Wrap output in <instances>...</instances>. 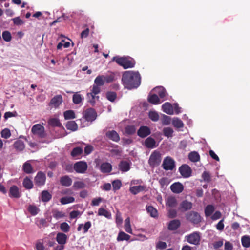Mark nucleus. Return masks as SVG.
<instances>
[{"instance_id":"nucleus-41","label":"nucleus","mask_w":250,"mask_h":250,"mask_svg":"<svg viewBox=\"0 0 250 250\" xmlns=\"http://www.w3.org/2000/svg\"><path fill=\"white\" fill-rule=\"evenodd\" d=\"M63 115L65 120L73 119L76 118L75 112L72 110L65 111L63 113Z\"/></svg>"},{"instance_id":"nucleus-49","label":"nucleus","mask_w":250,"mask_h":250,"mask_svg":"<svg viewBox=\"0 0 250 250\" xmlns=\"http://www.w3.org/2000/svg\"><path fill=\"white\" fill-rule=\"evenodd\" d=\"M149 118L153 122H157L159 120V115L158 113L155 111H151L148 114Z\"/></svg>"},{"instance_id":"nucleus-22","label":"nucleus","mask_w":250,"mask_h":250,"mask_svg":"<svg viewBox=\"0 0 250 250\" xmlns=\"http://www.w3.org/2000/svg\"><path fill=\"white\" fill-rule=\"evenodd\" d=\"M181 225L180 221L178 219H174L170 221L168 225V229L171 231L176 230Z\"/></svg>"},{"instance_id":"nucleus-27","label":"nucleus","mask_w":250,"mask_h":250,"mask_svg":"<svg viewBox=\"0 0 250 250\" xmlns=\"http://www.w3.org/2000/svg\"><path fill=\"white\" fill-rule=\"evenodd\" d=\"M146 210L150 216L153 218H157L158 213L157 210L152 206H146Z\"/></svg>"},{"instance_id":"nucleus-64","label":"nucleus","mask_w":250,"mask_h":250,"mask_svg":"<svg viewBox=\"0 0 250 250\" xmlns=\"http://www.w3.org/2000/svg\"><path fill=\"white\" fill-rule=\"evenodd\" d=\"M91 227V223L90 221L86 222L84 224H83V233H86L88 231V229Z\"/></svg>"},{"instance_id":"nucleus-26","label":"nucleus","mask_w":250,"mask_h":250,"mask_svg":"<svg viewBox=\"0 0 250 250\" xmlns=\"http://www.w3.org/2000/svg\"><path fill=\"white\" fill-rule=\"evenodd\" d=\"M100 170L104 173H109L112 170V165L108 162L103 163L100 166Z\"/></svg>"},{"instance_id":"nucleus-14","label":"nucleus","mask_w":250,"mask_h":250,"mask_svg":"<svg viewBox=\"0 0 250 250\" xmlns=\"http://www.w3.org/2000/svg\"><path fill=\"white\" fill-rule=\"evenodd\" d=\"M171 191L176 194L181 193L184 190L183 184L179 182L172 184L170 187Z\"/></svg>"},{"instance_id":"nucleus-18","label":"nucleus","mask_w":250,"mask_h":250,"mask_svg":"<svg viewBox=\"0 0 250 250\" xmlns=\"http://www.w3.org/2000/svg\"><path fill=\"white\" fill-rule=\"evenodd\" d=\"M106 136L110 140L115 142H118L120 139L118 133L114 130L107 131Z\"/></svg>"},{"instance_id":"nucleus-59","label":"nucleus","mask_w":250,"mask_h":250,"mask_svg":"<svg viewBox=\"0 0 250 250\" xmlns=\"http://www.w3.org/2000/svg\"><path fill=\"white\" fill-rule=\"evenodd\" d=\"M156 89L157 90V93L161 98H164L166 96V91L164 88L159 87L157 88Z\"/></svg>"},{"instance_id":"nucleus-50","label":"nucleus","mask_w":250,"mask_h":250,"mask_svg":"<svg viewBox=\"0 0 250 250\" xmlns=\"http://www.w3.org/2000/svg\"><path fill=\"white\" fill-rule=\"evenodd\" d=\"M2 37L4 41L6 42H9L11 41L12 36L10 32L5 30L2 32Z\"/></svg>"},{"instance_id":"nucleus-17","label":"nucleus","mask_w":250,"mask_h":250,"mask_svg":"<svg viewBox=\"0 0 250 250\" xmlns=\"http://www.w3.org/2000/svg\"><path fill=\"white\" fill-rule=\"evenodd\" d=\"M147 190L146 186L145 185L135 186L130 187L129 188L130 192L133 195H136L141 191Z\"/></svg>"},{"instance_id":"nucleus-42","label":"nucleus","mask_w":250,"mask_h":250,"mask_svg":"<svg viewBox=\"0 0 250 250\" xmlns=\"http://www.w3.org/2000/svg\"><path fill=\"white\" fill-rule=\"evenodd\" d=\"M242 245L244 247L249 248L250 247V237L249 236L245 235L241 238Z\"/></svg>"},{"instance_id":"nucleus-57","label":"nucleus","mask_w":250,"mask_h":250,"mask_svg":"<svg viewBox=\"0 0 250 250\" xmlns=\"http://www.w3.org/2000/svg\"><path fill=\"white\" fill-rule=\"evenodd\" d=\"M85 184L82 181H76L74 183L73 187L75 189L83 188L85 187Z\"/></svg>"},{"instance_id":"nucleus-37","label":"nucleus","mask_w":250,"mask_h":250,"mask_svg":"<svg viewBox=\"0 0 250 250\" xmlns=\"http://www.w3.org/2000/svg\"><path fill=\"white\" fill-rule=\"evenodd\" d=\"M48 124L52 127H61L62 124L58 118H51L48 121Z\"/></svg>"},{"instance_id":"nucleus-31","label":"nucleus","mask_w":250,"mask_h":250,"mask_svg":"<svg viewBox=\"0 0 250 250\" xmlns=\"http://www.w3.org/2000/svg\"><path fill=\"white\" fill-rule=\"evenodd\" d=\"M188 159L193 162H197L200 161V156L196 151H192L189 153Z\"/></svg>"},{"instance_id":"nucleus-1","label":"nucleus","mask_w":250,"mask_h":250,"mask_svg":"<svg viewBox=\"0 0 250 250\" xmlns=\"http://www.w3.org/2000/svg\"><path fill=\"white\" fill-rule=\"evenodd\" d=\"M141 78L138 71H126L122 74V83L125 88H137L141 84Z\"/></svg>"},{"instance_id":"nucleus-54","label":"nucleus","mask_w":250,"mask_h":250,"mask_svg":"<svg viewBox=\"0 0 250 250\" xmlns=\"http://www.w3.org/2000/svg\"><path fill=\"white\" fill-rule=\"evenodd\" d=\"M136 131V128L134 125H127L125 128V132L128 135L133 134Z\"/></svg>"},{"instance_id":"nucleus-46","label":"nucleus","mask_w":250,"mask_h":250,"mask_svg":"<svg viewBox=\"0 0 250 250\" xmlns=\"http://www.w3.org/2000/svg\"><path fill=\"white\" fill-rule=\"evenodd\" d=\"M75 199L73 197H64L61 199L60 202L62 205H65L74 202Z\"/></svg>"},{"instance_id":"nucleus-32","label":"nucleus","mask_w":250,"mask_h":250,"mask_svg":"<svg viewBox=\"0 0 250 250\" xmlns=\"http://www.w3.org/2000/svg\"><path fill=\"white\" fill-rule=\"evenodd\" d=\"M52 198V195L47 190H43L41 193V199L43 202H47Z\"/></svg>"},{"instance_id":"nucleus-11","label":"nucleus","mask_w":250,"mask_h":250,"mask_svg":"<svg viewBox=\"0 0 250 250\" xmlns=\"http://www.w3.org/2000/svg\"><path fill=\"white\" fill-rule=\"evenodd\" d=\"M31 131L34 134L37 135L41 138L44 137V127L40 124L34 125Z\"/></svg>"},{"instance_id":"nucleus-47","label":"nucleus","mask_w":250,"mask_h":250,"mask_svg":"<svg viewBox=\"0 0 250 250\" xmlns=\"http://www.w3.org/2000/svg\"><path fill=\"white\" fill-rule=\"evenodd\" d=\"M28 210L31 215L35 216L38 213L39 209L35 205H30Z\"/></svg>"},{"instance_id":"nucleus-9","label":"nucleus","mask_w":250,"mask_h":250,"mask_svg":"<svg viewBox=\"0 0 250 250\" xmlns=\"http://www.w3.org/2000/svg\"><path fill=\"white\" fill-rule=\"evenodd\" d=\"M87 164L85 162L79 161L74 165L73 168L77 173H84L87 169Z\"/></svg>"},{"instance_id":"nucleus-44","label":"nucleus","mask_w":250,"mask_h":250,"mask_svg":"<svg viewBox=\"0 0 250 250\" xmlns=\"http://www.w3.org/2000/svg\"><path fill=\"white\" fill-rule=\"evenodd\" d=\"M98 215L104 216L107 218L111 217V213L104 208H101L98 209Z\"/></svg>"},{"instance_id":"nucleus-43","label":"nucleus","mask_w":250,"mask_h":250,"mask_svg":"<svg viewBox=\"0 0 250 250\" xmlns=\"http://www.w3.org/2000/svg\"><path fill=\"white\" fill-rule=\"evenodd\" d=\"M116 74L114 73H111L109 74L104 75L105 82L106 83H110L116 79L115 78Z\"/></svg>"},{"instance_id":"nucleus-24","label":"nucleus","mask_w":250,"mask_h":250,"mask_svg":"<svg viewBox=\"0 0 250 250\" xmlns=\"http://www.w3.org/2000/svg\"><path fill=\"white\" fill-rule=\"evenodd\" d=\"M56 239L59 244L64 245L67 242V236L63 233L59 232L57 234Z\"/></svg>"},{"instance_id":"nucleus-63","label":"nucleus","mask_w":250,"mask_h":250,"mask_svg":"<svg viewBox=\"0 0 250 250\" xmlns=\"http://www.w3.org/2000/svg\"><path fill=\"white\" fill-rule=\"evenodd\" d=\"M202 177L206 182H208L210 181V176L208 172L204 171L202 174Z\"/></svg>"},{"instance_id":"nucleus-38","label":"nucleus","mask_w":250,"mask_h":250,"mask_svg":"<svg viewBox=\"0 0 250 250\" xmlns=\"http://www.w3.org/2000/svg\"><path fill=\"white\" fill-rule=\"evenodd\" d=\"M130 238V236L123 231L119 232L117 240L118 241H122L124 240L128 241Z\"/></svg>"},{"instance_id":"nucleus-2","label":"nucleus","mask_w":250,"mask_h":250,"mask_svg":"<svg viewBox=\"0 0 250 250\" xmlns=\"http://www.w3.org/2000/svg\"><path fill=\"white\" fill-rule=\"evenodd\" d=\"M112 60L125 69L133 68L136 64L135 60L129 56L121 57L117 56L114 57Z\"/></svg>"},{"instance_id":"nucleus-40","label":"nucleus","mask_w":250,"mask_h":250,"mask_svg":"<svg viewBox=\"0 0 250 250\" xmlns=\"http://www.w3.org/2000/svg\"><path fill=\"white\" fill-rule=\"evenodd\" d=\"M117 97V93L114 91H107L106 93V98L107 99L111 102H114Z\"/></svg>"},{"instance_id":"nucleus-23","label":"nucleus","mask_w":250,"mask_h":250,"mask_svg":"<svg viewBox=\"0 0 250 250\" xmlns=\"http://www.w3.org/2000/svg\"><path fill=\"white\" fill-rule=\"evenodd\" d=\"M163 111L169 115H172L174 113L173 107L172 104L169 102L164 103L162 106Z\"/></svg>"},{"instance_id":"nucleus-30","label":"nucleus","mask_w":250,"mask_h":250,"mask_svg":"<svg viewBox=\"0 0 250 250\" xmlns=\"http://www.w3.org/2000/svg\"><path fill=\"white\" fill-rule=\"evenodd\" d=\"M14 148L19 151H21L25 148V145L24 142L21 140H18L16 141L13 145Z\"/></svg>"},{"instance_id":"nucleus-33","label":"nucleus","mask_w":250,"mask_h":250,"mask_svg":"<svg viewBox=\"0 0 250 250\" xmlns=\"http://www.w3.org/2000/svg\"><path fill=\"white\" fill-rule=\"evenodd\" d=\"M23 186L26 189H30L33 187L32 181L28 177H26L23 181Z\"/></svg>"},{"instance_id":"nucleus-25","label":"nucleus","mask_w":250,"mask_h":250,"mask_svg":"<svg viewBox=\"0 0 250 250\" xmlns=\"http://www.w3.org/2000/svg\"><path fill=\"white\" fill-rule=\"evenodd\" d=\"M60 184L65 187L70 186L72 183V180L68 175H65L61 177L60 179Z\"/></svg>"},{"instance_id":"nucleus-62","label":"nucleus","mask_w":250,"mask_h":250,"mask_svg":"<svg viewBox=\"0 0 250 250\" xmlns=\"http://www.w3.org/2000/svg\"><path fill=\"white\" fill-rule=\"evenodd\" d=\"M37 225L40 228L47 226V221L45 219L41 218L38 221Z\"/></svg>"},{"instance_id":"nucleus-3","label":"nucleus","mask_w":250,"mask_h":250,"mask_svg":"<svg viewBox=\"0 0 250 250\" xmlns=\"http://www.w3.org/2000/svg\"><path fill=\"white\" fill-rule=\"evenodd\" d=\"M90 91V92L87 93V97L89 103L94 105L96 103V100H99V96L96 95L101 92V88L94 83Z\"/></svg>"},{"instance_id":"nucleus-45","label":"nucleus","mask_w":250,"mask_h":250,"mask_svg":"<svg viewBox=\"0 0 250 250\" xmlns=\"http://www.w3.org/2000/svg\"><path fill=\"white\" fill-rule=\"evenodd\" d=\"M172 124L175 127L179 128L184 126L183 122L178 118H174L173 119Z\"/></svg>"},{"instance_id":"nucleus-6","label":"nucleus","mask_w":250,"mask_h":250,"mask_svg":"<svg viewBox=\"0 0 250 250\" xmlns=\"http://www.w3.org/2000/svg\"><path fill=\"white\" fill-rule=\"evenodd\" d=\"M187 242L191 244L198 245L200 243L201 237L199 232H194L186 237Z\"/></svg>"},{"instance_id":"nucleus-28","label":"nucleus","mask_w":250,"mask_h":250,"mask_svg":"<svg viewBox=\"0 0 250 250\" xmlns=\"http://www.w3.org/2000/svg\"><path fill=\"white\" fill-rule=\"evenodd\" d=\"M119 167L122 172H126L130 168L129 163L126 161H121L119 165Z\"/></svg>"},{"instance_id":"nucleus-56","label":"nucleus","mask_w":250,"mask_h":250,"mask_svg":"<svg viewBox=\"0 0 250 250\" xmlns=\"http://www.w3.org/2000/svg\"><path fill=\"white\" fill-rule=\"evenodd\" d=\"M1 135L2 138L8 139L11 136V134L9 129L5 128L1 131Z\"/></svg>"},{"instance_id":"nucleus-15","label":"nucleus","mask_w":250,"mask_h":250,"mask_svg":"<svg viewBox=\"0 0 250 250\" xmlns=\"http://www.w3.org/2000/svg\"><path fill=\"white\" fill-rule=\"evenodd\" d=\"M143 145L148 149H153L157 146L156 141L151 137H148L145 140Z\"/></svg>"},{"instance_id":"nucleus-16","label":"nucleus","mask_w":250,"mask_h":250,"mask_svg":"<svg viewBox=\"0 0 250 250\" xmlns=\"http://www.w3.org/2000/svg\"><path fill=\"white\" fill-rule=\"evenodd\" d=\"M9 196L11 198H19L21 194L19 189L17 186L13 185L9 189Z\"/></svg>"},{"instance_id":"nucleus-58","label":"nucleus","mask_w":250,"mask_h":250,"mask_svg":"<svg viewBox=\"0 0 250 250\" xmlns=\"http://www.w3.org/2000/svg\"><path fill=\"white\" fill-rule=\"evenodd\" d=\"M169 182L170 181L169 179L167 177H163L159 181V183L162 188H164L165 186L168 185L169 184Z\"/></svg>"},{"instance_id":"nucleus-12","label":"nucleus","mask_w":250,"mask_h":250,"mask_svg":"<svg viewBox=\"0 0 250 250\" xmlns=\"http://www.w3.org/2000/svg\"><path fill=\"white\" fill-rule=\"evenodd\" d=\"M34 180L36 185L38 186L44 185L46 181L45 174L43 172H38L35 177Z\"/></svg>"},{"instance_id":"nucleus-36","label":"nucleus","mask_w":250,"mask_h":250,"mask_svg":"<svg viewBox=\"0 0 250 250\" xmlns=\"http://www.w3.org/2000/svg\"><path fill=\"white\" fill-rule=\"evenodd\" d=\"M22 170L27 174H31L33 172V169L31 165L28 162H26L22 166Z\"/></svg>"},{"instance_id":"nucleus-10","label":"nucleus","mask_w":250,"mask_h":250,"mask_svg":"<svg viewBox=\"0 0 250 250\" xmlns=\"http://www.w3.org/2000/svg\"><path fill=\"white\" fill-rule=\"evenodd\" d=\"M179 171L184 178H188L191 175L192 170L187 164H183L179 168Z\"/></svg>"},{"instance_id":"nucleus-61","label":"nucleus","mask_w":250,"mask_h":250,"mask_svg":"<svg viewBox=\"0 0 250 250\" xmlns=\"http://www.w3.org/2000/svg\"><path fill=\"white\" fill-rule=\"evenodd\" d=\"M68 17L65 16L64 14H63L62 16L58 17L56 20L54 21L52 23V25L55 24L56 23L62 22L63 20L68 19Z\"/></svg>"},{"instance_id":"nucleus-13","label":"nucleus","mask_w":250,"mask_h":250,"mask_svg":"<svg viewBox=\"0 0 250 250\" xmlns=\"http://www.w3.org/2000/svg\"><path fill=\"white\" fill-rule=\"evenodd\" d=\"M151 134V130L147 126H141L137 131V135L141 138H145Z\"/></svg>"},{"instance_id":"nucleus-5","label":"nucleus","mask_w":250,"mask_h":250,"mask_svg":"<svg viewBox=\"0 0 250 250\" xmlns=\"http://www.w3.org/2000/svg\"><path fill=\"white\" fill-rule=\"evenodd\" d=\"M186 218L187 220L193 224H198L201 221L200 214L194 211H191L186 213Z\"/></svg>"},{"instance_id":"nucleus-19","label":"nucleus","mask_w":250,"mask_h":250,"mask_svg":"<svg viewBox=\"0 0 250 250\" xmlns=\"http://www.w3.org/2000/svg\"><path fill=\"white\" fill-rule=\"evenodd\" d=\"M62 102V97L61 95L55 96L50 100L49 105H52L54 107H58Z\"/></svg>"},{"instance_id":"nucleus-55","label":"nucleus","mask_w":250,"mask_h":250,"mask_svg":"<svg viewBox=\"0 0 250 250\" xmlns=\"http://www.w3.org/2000/svg\"><path fill=\"white\" fill-rule=\"evenodd\" d=\"M70 226L66 222H63L60 225V229L64 232H68L70 230Z\"/></svg>"},{"instance_id":"nucleus-20","label":"nucleus","mask_w":250,"mask_h":250,"mask_svg":"<svg viewBox=\"0 0 250 250\" xmlns=\"http://www.w3.org/2000/svg\"><path fill=\"white\" fill-rule=\"evenodd\" d=\"M178 204L176 198L174 196H169L166 199V206L167 207L175 208Z\"/></svg>"},{"instance_id":"nucleus-4","label":"nucleus","mask_w":250,"mask_h":250,"mask_svg":"<svg viewBox=\"0 0 250 250\" xmlns=\"http://www.w3.org/2000/svg\"><path fill=\"white\" fill-rule=\"evenodd\" d=\"M162 160L161 154L160 152L155 150L150 155L148 163L152 167L158 166Z\"/></svg>"},{"instance_id":"nucleus-48","label":"nucleus","mask_w":250,"mask_h":250,"mask_svg":"<svg viewBox=\"0 0 250 250\" xmlns=\"http://www.w3.org/2000/svg\"><path fill=\"white\" fill-rule=\"evenodd\" d=\"M83 152V149L80 147H76L73 149L71 152V155L73 157H77L81 154Z\"/></svg>"},{"instance_id":"nucleus-34","label":"nucleus","mask_w":250,"mask_h":250,"mask_svg":"<svg viewBox=\"0 0 250 250\" xmlns=\"http://www.w3.org/2000/svg\"><path fill=\"white\" fill-rule=\"evenodd\" d=\"M104 75H98L94 80V84L100 87L105 83Z\"/></svg>"},{"instance_id":"nucleus-7","label":"nucleus","mask_w":250,"mask_h":250,"mask_svg":"<svg viewBox=\"0 0 250 250\" xmlns=\"http://www.w3.org/2000/svg\"><path fill=\"white\" fill-rule=\"evenodd\" d=\"M97 116V113L93 108H88L84 112L83 117L87 122H92L94 121L96 119Z\"/></svg>"},{"instance_id":"nucleus-60","label":"nucleus","mask_w":250,"mask_h":250,"mask_svg":"<svg viewBox=\"0 0 250 250\" xmlns=\"http://www.w3.org/2000/svg\"><path fill=\"white\" fill-rule=\"evenodd\" d=\"M171 118L170 117L163 115L162 119V123L163 125H168L170 123Z\"/></svg>"},{"instance_id":"nucleus-35","label":"nucleus","mask_w":250,"mask_h":250,"mask_svg":"<svg viewBox=\"0 0 250 250\" xmlns=\"http://www.w3.org/2000/svg\"><path fill=\"white\" fill-rule=\"evenodd\" d=\"M66 127L68 130L75 131L78 129V125L74 121H68L66 123Z\"/></svg>"},{"instance_id":"nucleus-53","label":"nucleus","mask_w":250,"mask_h":250,"mask_svg":"<svg viewBox=\"0 0 250 250\" xmlns=\"http://www.w3.org/2000/svg\"><path fill=\"white\" fill-rule=\"evenodd\" d=\"M113 188L114 191L119 190L122 186V182L120 180H115L112 182Z\"/></svg>"},{"instance_id":"nucleus-51","label":"nucleus","mask_w":250,"mask_h":250,"mask_svg":"<svg viewBox=\"0 0 250 250\" xmlns=\"http://www.w3.org/2000/svg\"><path fill=\"white\" fill-rule=\"evenodd\" d=\"M72 100L75 104H79L82 101L83 98L80 94L76 93L73 95Z\"/></svg>"},{"instance_id":"nucleus-8","label":"nucleus","mask_w":250,"mask_h":250,"mask_svg":"<svg viewBox=\"0 0 250 250\" xmlns=\"http://www.w3.org/2000/svg\"><path fill=\"white\" fill-rule=\"evenodd\" d=\"M162 167L166 170H172L175 167V161L170 157L167 156L163 161Z\"/></svg>"},{"instance_id":"nucleus-39","label":"nucleus","mask_w":250,"mask_h":250,"mask_svg":"<svg viewBox=\"0 0 250 250\" xmlns=\"http://www.w3.org/2000/svg\"><path fill=\"white\" fill-rule=\"evenodd\" d=\"M215 210V208L212 205H208L205 208V214L206 217L210 216Z\"/></svg>"},{"instance_id":"nucleus-29","label":"nucleus","mask_w":250,"mask_h":250,"mask_svg":"<svg viewBox=\"0 0 250 250\" xmlns=\"http://www.w3.org/2000/svg\"><path fill=\"white\" fill-rule=\"evenodd\" d=\"M148 101L153 104H160V99L159 97L156 94H149L147 98Z\"/></svg>"},{"instance_id":"nucleus-52","label":"nucleus","mask_w":250,"mask_h":250,"mask_svg":"<svg viewBox=\"0 0 250 250\" xmlns=\"http://www.w3.org/2000/svg\"><path fill=\"white\" fill-rule=\"evenodd\" d=\"M173 133V130L170 127H165L163 129L164 135L168 138L172 137Z\"/></svg>"},{"instance_id":"nucleus-21","label":"nucleus","mask_w":250,"mask_h":250,"mask_svg":"<svg viewBox=\"0 0 250 250\" xmlns=\"http://www.w3.org/2000/svg\"><path fill=\"white\" fill-rule=\"evenodd\" d=\"M192 208V203L187 200L183 201L180 204L179 209L182 211L190 210Z\"/></svg>"}]
</instances>
